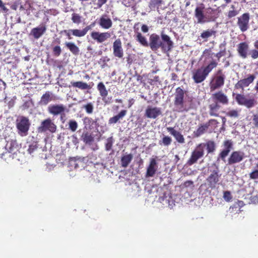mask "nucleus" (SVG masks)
<instances>
[{"label":"nucleus","instance_id":"25","mask_svg":"<svg viewBox=\"0 0 258 258\" xmlns=\"http://www.w3.org/2000/svg\"><path fill=\"white\" fill-rule=\"evenodd\" d=\"M99 26L104 29H109L112 26L111 19L106 15H102L99 20Z\"/></svg>","mask_w":258,"mask_h":258},{"label":"nucleus","instance_id":"36","mask_svg":"<svg viewBox=\"0 0 258 258\" xmlns=\"http://www.w3.org/2000/svg\"><path fill=\"white\" fill-rule=\"evenodd\" d=\"M217 66V62H216L215 60H212L210 63L205 67H202L207 75L208 76V74L212 71V70L216 68Z\"/></svg>","mask_w":258,"mask_h":258},{"label":"nucleus","instance_id":"12","mask_svg":"<svg viewBox=\"0 0 258 258\" xmlns=\"http://www.w3.org/2000/svg\"><path fill=\"white\" fill-rule=\"evenodd\" d=\"M225 79V75L222 74V71L219 70L217 76L211 83V89L215 90L222 87L224 84Z\"/></svg>","mask_w":258,"mask_h":258},{"label":"nucleus","instance_id":"50","mask_svg":"<svg viewBox=\"0 0 258 258\" xmlns=\"http://www.w3.org/2000/svg\"><path fill=\"white\" fill-rule=\"evenodd\" d=\"M113 139L112 137L109 138L107 139V143L105 145V149L106 151H109L112 146Z\"/></svg>","mask_w":258,"mask_h":258},{"label":"nucleus","instance_id":"32","mask_svg":"<svg viewBox=\"0 0 258 258\" xmlns=\"http://www.w3.org/2000/svg\"><path fill=\"white\" fill-rule=\"evenodd\" d=\"M52 93L47 91L44 94L40 99V104L43 105H46L52 100Z\"/></svg>","mask_w":258,"mask_h":258},{"label":"nucleus","instance_id":"11","mask_svg":"<svg viewBox=\"0 0 258 258\" xmlns=\"http://www.w3.org/2000/svg\"><path fill=\"white\" fill-rule=\"evenodd\" d=\"M244 153L241 151L233 152L228 159V165H233L242 161L244 158Z\"/></svg>","mask_w":258,"mask_h":258},{"label":"nucleus","instance_id":"47","mask_svg":"<svg viewBox=\"0 0 258 258\" xmlns=\"http://www.w3.org/2000/svg\"><path fill=\"white\" fill-rule=\"evenodd\" d=\"M207 149L208 153H212L215 150V145L214 142L209 141L207 143Z\"/></svg>","mask_w":258,"mask_h":258},{"label":"nucleus","instance_id":"27","mask_svg":"<svg viewBox=\"0 0 258 258\" xmlns=\"http://www.w3.org/2000/svg\"><path fill=\"white\" fill-rule=\"evenodd\" d=\"M167 130L174 137L177 142L180 144H183L185 142L184 138L180 132L175 130L171 127H167Z\"/></svg>","mask_w":258,"mask_h":258},{"label":"nucleus","instance_id":"33","mask_svg":"<svg viewBox=\"0 0 258 258\" xmlns=\"http://www.w3.org/2000/svg\"><path fill=\"white\" fill-rule=\"evenodd\" d=\"M133 156L132 154H127L123 157L121 159V166L126 168L132 160Z\"/></svg>","mask_w":258,"mask_h":258},{"label":"nucleus","instance_id":"56","mask_svg":"<svg viewBox=\"0 0 258 258\" xmlns=\"http://www.w3.org/2000/svg\"><path fill=\"white\" fill-rule=\"evenodd\" d=\"M121 3L126 7H129L132 5L131 0H121Z\"/></svg>","mask_w":258,"mask_h":258},{"label":"nucleus","instance_id":"23","mask_svg":"<svg viewBox=\"0 0 258 258\" xmlns=\"http://www.w3.org/2000/svg\"><path fill=\"white\" fill-rule=\"evenodd\" d=\"M46 31V26L44 25H41L38 27L33 28L31 30L30 35H32L35 39H38L45 33Z\"/></svg>","mask_w":258,"mask_h":258},{"label":"nucleus","instance_id":"35","mask_svg":"<svg viewBox=\"0 0 258 258\" xmlns=\"http://www.w3.org/2000/svg\"><path fill=\"white\" fill-rule=\"evenodd\" d=\"M136 40L143 46H148V42L146 38L140 32H137L136 35Z\"/></svg>","mask_w":258,"mask_h":258},{"label":"nucleus","instance_id":"52","mask_svg":"<svg viewBox=\"0 0 258 258\" xmlns=\"http://www.w3.org/2000/svg\"><path fill=\"white\" fill-rule=\"evenodd\" d=\"M238 14V11L235 10H231L227 13V17L228 18H231L237 16Z\"/></svg>","mask_w":258,"mask_h":258},{"label":"nucleus","instance_id":"2","mask_svg":"<svg viewBox=\"0 0 258 258\" xmlns=\"http://www.w3.org/2000/svg\"><path fill=\"white\" fill-rule=\"evenodd\" d=\"M184 91L180 87L176 88L175 93L174 105L176 111L183 112L186 111V107L184 105Z\"/></svg>","mask_w":258,"mask_h":258},{"label":"nucleus","instance_id":"22","mask_svg":"<svg viewBox=\"0 0 258 258\" xmlns=\"http://www.w3.org/2000/svg\"><path fill=\"white\" fill-rule=\"evenodd\" d=\"M161 114V109L158 107L148 106L146 110L145 115L149 118L155 119Z\"/></svg>","mask_w":258,"mask_h":258},{"label":"nucleus","instance_id":"44","mask_svg":"<svg viewBox=\"0 0 258 258\" xmlns=\"http://www.w3.org/2000/svg\"><path fill=\"white\" fill-rule=\"evenodd\" d=\"M172 142V139L170 137L168 136H164L162 141H160L159 144L160 145H163L165 146H168L171 144Z\"/></svg>","mask_w":258,"mask_h":258},{"label":"nucleus","instance_id":"63","mask_svg":"<svg viewBox=\"0 0 258 258\" xmlns=\"http://www.w3.org/2000/svg\"><path fill=\"white\" fill-rule=\"evenodd\" d=\"M254 89L258 93V80L256 82Z\"/></svg>","mask_w":258,"mask_h":258},{"label":"nucleus","instance_id":"17","mask_svg":"<svg viewBox=\"0 0 258 258\" xmlns=\"http://www.w3.org/2000/svg\"><path fill=\"white\" fill-rule=\"evenodd\" d=\"M221 108V105L212 100L210 98L209 99V113L212 116H218L219 115V110Z\"/></svg>","mask_w":258,"mask_h":258},{"label":"nucleus","instance_id":"1","mask_svg":"<svg viewBox=\"0 0 258 258\" xmlns=\"http://www.w3.org/2000/svg\"><path fill=\"white\" fill-rule=\"evenodd\" d=\"M18 134L21 136H26L28 134L30 122L29 119L25 116H19L16 121Z\"/></svg>","mask_w":258,"mask_h":258},{"label":"nucleus","instance_id":"38","mask_svg":"<svg viewBox=\"0 0 258 258\" xmlns=\"http://www.w3.org/2000/svg\"><path fill=\"white\" fill-rule=\"evenodd\" d=\"M97 89L102 98H105L108 95V91L103 83L100 82L97 85Z\"/></svg>","mask_w":258,"mask_h":258},{"label":"nucleus","instance_id":"62","mask_svg":"<svg viewBox=\"0 0 258 258\" xmlns=\"http://www.w3.org/2000/svg\"><path fill=\"white\" fill-rule=\"evenodd\" d=\"M102 100L106 104H109L110 103V99L109 98H106V97L102 98Z\"/></svg>","mask_w":258,"mask_h":258},{"label":"nucleus","instance_id":"10","mask_svg":"<svg viewBox=\"0 0 258 258\" xmlns=\"http://www.w3.org/2000/svg\"><path fill=\"white\" fill-rule=\"evenodd\" d=\"M148 46L153 51L158 50L160 47L162 48V41L160 36L155 33L152 34L149 37Z\"/></svg>","mask_w":258,"mask_h":258},{"label":"nucleus","instance_id":"21","mask_svg":"<svg viewBox=\"0 0 258 258\" xmlns=\"http://www.w3.org/2000/svg\"><path fill=\"white\" fill-rule=\"evenodd\" d=\"M163 42H162V49L165 51H168L173 47V42L169 36L163 33L161 35Z\"/></svg>","mask_w":258,"mask_h":258},{"label":"nucleus","instance_id":"40","mask_svg":"<svg viewBox=\"0 0 258 258\" xmlns=\"http://www.w3.org/2000/svg\"><path fill=\"white\" fill-rule=\"evenodd\" d=\"M215 34V31L213 30H208L204 31L201 34V37L207 41V39Z\"/></svg>","mask_w":258,"mask_h":258},{"label":"nucleus","instance_id":"15","mask_svg":"<svg viewBox=\"0 0 258 258\" xmlns=\"http://www.w3.org/2000/svg\"><path fill=\"white\" fill-rule=\"evenodd\" d=\"M92 38L98 43H103L111 37L110 33L108 32H92L91 34Z\"/></svg>","mask_w":258,"mask_h":258},{"label":"nucleus","instance_id":"37","mask_svg":"<svg viewBox=\"0 0 258 258\" xmlns=\"http://www.w3.org/2000/svg\"><path fill=\"white\" fill-rule=\"evenodd\" d=\"M82 140L85 144L90 145L94 140L93 137L89 133H85L82 136Z\"/></svg>","mask_w":258,"mask_h":258},{"label":"nucleus","instance_id":"42","mask_svg":"<svg viewBox=\"0 0 258 258\" xmlns=\"http://www.w3.org/2000/svg\"><path fill=\"white\" fill-rule=\"evenodd\" d=\"M82 17L77 13H73L72 15L71 20L72 22L76 24L79 25L82 22Z\"/></svg>","mask_w":258,"mask_h":258},{"label":"nucleus","instance_id":"31","mask_svg":"<svg viewBox=\"0 0 258 258\" xmlns=\"http://www.w3.org/2000/svg\"><path fill=\"white\" fill-rule=\"evenodd\" d=\"M65 45L74 55H78L79 54L80 52L79 48L75 44V43L72 42H66L65 43Z\"/></svg>","mask_w":258,"mask_h":258},{"label":"nucleus","instance_id":"55","mask_svg":"<svg viewBox=\"0 0 258 258\" xmlns=\"http://www.w3.org/2000/svg\"><path fill=\"white\" fill-rule=\"evenodd\" d=\"M250 177L251 179H255L258 178V170H254L249 174Z\"/></svg>","mask_w":258,"mask_h":258},{"label":"nucleus","instance_id":"34","mask_svg":"<svg viewBox=\"0 0 258 258\" xmlns=\"http://www.w3.org/2000/svg\"><path fill=\"white\" fill-rule=\"evenodd\" d=\"M71 84L74 87L78 88L82 90L89 89L90 88V86L88 84L81 81L72 82Z\"/></svg>","mask_w":258,"mask_h":258},{"label":"nucleus","instance_id":"3","mask_svg":"<svg viewBox=\"0 0 258 258\" xmlns=\"http://www.w3.org/2000/svg\"><path fill=\"white\" fill-rule=\"evenodd\" d=\"M213 170H210L211 173L208 177L207 178L206 181L209 188L214 189L216 187V184L219 181V178L221 174H219V170L218 166L215 164L212 166Z\"/></svg>","mask_w":258,"mask_h":258},{"label":"nucleus","instance_id":"64","mask_svg":"<svg viewBox=\"0 0 258 258\" xmlns=\"http://www.w3.org/2000/svg\"><path fill=\"white\" fill-rule=\"evenodd\" d=\"M254 46L256 49L258 50V40L255 41V42L254 43Z\"/></svg>","mask_w":258,"mask_h":258},{"label":"nucleus","instance_id":"53","mask_svg":"<svg viewBox=\"0 0 258 258\" xmlns=\"http://www.w3.org/2000/svg\"><path fill=\"white\" fill-rule=\"evenodd\" d=\"M252 123L255 127L258 128V114L252 115Z\"/></svg>","mask_w":258,"mask_h":258},{"label":"nucleus","instance_id":"41","mask_svg":"<svg viewBox=\"0 0 258 258\" xmlns=\"http://www.w3.org/2000/svg\"><path fill=\"white\" fill-rule=\"evenodd\" d=\"M239 110L231 109L226 112V115L231 118H237L239 116Z\"/></svg>","mask_w":258,"mask_h":258},{"label":"nucleus","instance_id":"57","mask_svg":"<svg viewBox=\"0 0 258 258\" xmlns=\"http://www.w3.org/2000/svg\"><path fill=\"white\" fill-rule=\"evenodd\" d=\"M107 0H98L96 4L98 8H100L107 2Z\"/></svg>","mask_w":258,"mask_h":258},{"label":"nucleus","instance_id":"28","mask_svg":"<svg viewBox=\"0 0 258 258\" xmlns=\"http://www.w3.org/2000/svg\"><path fill=\"white\" fill-rule=\"evenodd\" d=\"M6 149L8 150L9 153L15 154L18 151V145L16 141L11 140L8 141L6 145Z\"/></svg>","mask_w":258,"mask_h":258},{"label":"nucleus","instance_id":"43","mask_svg":"<svg viewBox=\"0 0 258 258\" xmlns=\"http://www.w3.org/2000/svg\"><path fill=\"white\" fill-rule=\"evenodd\" d=\"M225 43H221L220 46H219V47L220 48V50L219 52H218L216 54V57L218 58V59L219 60L222 56L225 55Z\"/></svg>","mask_w":258,"mask_h":258},{"label":"nucleus","instance_id":"30","mask_svg":"<svg viewBox=\"0 0 258 258\" xmlns=\"http://www.w3.org/2000/svg\"><path fill=\"white\" fill-rule=\"evenodd\" d=\"M209 127V123L201 124L199 127L194 132V136L195 137H199L203 135Z\"/></svg>","mask_w":258,"mask_h":258},{"label":"nucleus","instance_id":"59","mask_svg":"<svg viewBox=\"0 0 258 258\" xmlns=\"http://www.w3.org/2000/svg\"><path fill=\"white\" fill-rule=\"evenodd\" d=\"M141 30L144 33H147L149 31V28L147 25H143L141 27Z\"/></svg>","mask_w":258,"mask_h":258},{"label":"nucleus","instance_id":"61","mask_svg":"<svg viewBox=\"0 0 258 258\" xmlns=\"http://www.w3.org/2000/svg\"><path fill=\"white\" fill-rule=\"evenodd\" d=\"M206 123H209V126H210L211 124H217L218 121L216 119H211L209 120V122H207Z\"/></svg>","mask_w":258,"mask_h":258},{"label":"nucleus","instance_id":"26","mask_svg":"<svg viewBox=\"0 0 258 258\" xmlns=\"http://www.w3.org/2000/svg\"><path fill=\"white\" fill-rule=\"evenodd\" d=\"M248 48V45L246 42H242L238 44L237 51L239 55L242 58H245L247 57Z\"/></svg>","mask_w":258,"mask_h":258},{"label":"nucleus","instance_id":"20","mask_svg":"<svg viewBox=\"0 0 258 258\" xmlns=\"http://www.w3.org/2000/svg\"><path fill=\"white\" fill-rule=\"evenodd\" d=\"M66 107L63 104L50 105L48 107V111L53 115L61 114L65 111Z\"/></svg>","mask_w":258,"mask_h":258},{"label":"nucleus","instance_id":"46","mask_svg":"<svg viewBox=\"0 0 258 258\" xmlns=\"http://www.w3.org/2000/svg\"><path fill=\"white\" fill-rule=\"evenodd\" d=\"M162 3V0H153L150 3L149 7L150 9H152L153 8H155L156 6L158 7Z\"/></svg>","mask_w":258,"mask_h":258},{"label":"nucleus","instance_id":"49","mask_svg":"<svg viewBox=\"0 0 258 258\" xmlns=\"http://www.w3.org/2000/svg\"><path fill=\"white\" fill-rule=\"evenodd\" d=\"M61 52V49L58 45L55 46L53 48V54L55 56L58 57Z\"/></svg>","mask_w":258,"mask_h":258},{"label":"nucleus","instance_id":"4","mask_svg":"<svg viewBox=\"0 0 258 258\" xmlns=\"http://www.w3.org/2000/svg\"><path fill=\"white\" fill-rule=\"evenodd\" d=\"M204 155V145L203 144H199L192 152L190 158L187 161V164L191 165L196 163L197 161L202 158Z\"/></svg>","mask_w":258,"mask_h":258},{"label":"nucleus","instance_id":"45","mask_svg":"<svg viewBox=\"0 0 258 258\" xmlns=\"http://www.w3.org/2000/svg\"><path fill=\"white\" fill-rule=\"evenodd\" d=\"M78 125V123L76 121L74 120H70L69 122V128L73 132H75L77 128Z\"/></svg>","mask_w":258,"mask_h":258},{"label":"nucleus","instance_id":"39","mask_svg":"<svg viewBox=\"0 0 258 258\" xmlns=\"http://www.w3.org/2000/svg\"><path fill=\"white\" fill-rule=\"evenodd\" d=\"M83 121L85 127L89 129H91V127H93V125L96 122V121H94L92 118L88 117H85L84 118Z\"/></svg>","mask_w":258,"mask_h":258},{"label":"nucleus","instance_id":"8","mask_svg":"<svg viewBox=\"0 0 258 258\" xmlns=\"http://www.w3.org/2000/svg\"><path fill=\"white\" fill-rule=\"evenodd\" d=\"M56 129V126L50 118L43 120L38 128L39 133H43L49 131L51 133H54Z\"/></svg>","mask_w":258,"mask_h":258},{"label":"nucleus","instance_id":"58","mask_svg":"<svg viewBox=\"0 0 258 258\" xmlns=\"http://www.w3.org/2000/svg\"><path fill=\"white\" fill-rule=\"evenodd\" d=\"M36 149V145H30L28 149L29 153L31 154Z\"/></svg>","mask_w":258,"mask_h":258},{"label":"nucleus","instance_id":"16","mask_svg":"<svg viewBox=\"0 0 258 258\" xmlns=\"http://www.w3.org/2000/svg\"><path fill=\"white\" fill-rule=\"evenodd\" d=\"M203 7H197L195 9V16L198 20V23L204 24L210 21L208 17L204 15Z\"/></svg>","mask_w":258,"mask_h":258},{"label":"nucleus","instance_id":"7","mask_svg":"<svg viewBox=\"0 0 258 258\" xmlns=\"http://www.w3.org/2000/svg\"><path fill=\"white\" fill-rule=\"evenodd\" d=\"M91 29V27L90 26H87L82 30L79 29H69L65 30L63 31V32L66 34V36L68 37L69 39H72L71 35H73L76 37H81L84 36L88 32L89 30Z\"/></svg>","mask_w":258,"mask_h":258},{"label":"nucleus","instance_id":"54","mask_svg":"<svg viewBox=\"0 0 258 258\" xmlns=\"http://www.w3.org/2000/svg\"><path fill=\"white\" fill-rule=\"evenodd\" d=\"M250 54L253 59H256L258 58V50L256 49H252L250 51Z\"/></svg>","mask_w":258,"mask_h":258},{"label":"nucleus","instance_id":"29","mask_svg":"<svg viewBox=\"0 0 258 258\" xmlns=\"http://www.w3.org/2000/svg\"><path fill=\"white\" fill-rule=\"evenodd\" d=\"M126 114V111L125 110H121L118 114L110 118L108 120V123L111 124L117 123L119 120L122 119Z\"/></svg>","mask_w":258,"mask_h":258},{"label":"nucleus","instance_id":"51","mask_svg":"<svg viewBox=\"0 0 258 258\" xmlns=\"http://www.w3.org/2000/svg\"><path fill=\"white\" fill-rule=\"evenodd\" d=\"M223 197L224 200L228 202H230L232 198L231 193L229 191H224Z\"/></svg>","mask_w":258,"mask_h":258},{"label":"nucleus","instance_id":"19","mask_svg":"<svg viewBox=\"0 0 258 258\" xmlns=\"http://www.w3.org/2000/svg\"><path fill=\"white\" fill-rule=\"evenodd\" d=\"M208 76L201 67L193 72L192 79L196 83L204 81Z\"/></svg>","mask_w":258,"mask_h":258},{"label":"nucleus","instance_id":"24","mask_svg":"<svg viewBox=\"0 0 258 258\" xmlns=\"http://www.w3.org/2000/svg\"><path fill=\"white\" fill-rule=\"evenodd\" d=\"M158 168L157 163L155 158L150 159V164L147 167L146 177H153Z\"/></svg>","mask_w":258,"mask_h":258},{"label":"nucleus","instance_id":"18","mask_svg":"<svg viewBox=\"0 0 258 258\" xmlns=\"http://www.w3.org/2000/svg\"><path fill=\"white\" fill-rule=\"evenodd\" d=\"M113 54L114 56L122 58L123 56V50L122 48V43L120 39H117L113 43Z\"/></svg>","mask_w":258,"mask_h":258},{"label":"nucleus","instance_id":"14","mask_svg":"<svg viewBox=\"0 0 258 258\" xmlns=\"http://www.w3.org/2000/svg\"><path fill=\"white\" fill-rule=\"evenodd\" d=\"M210 99L220 105H227L228 103L229 100L227 96L222 91L214 93L212 95Z\"/></svg>","mask_w":258,"mask_h":258},{"label":"nucleus","instance_id":"9","mask_svg":"<svg viewBox=\"0 0 258 258\" xmlns=\"http://www.w3.org/2000/svg\"><path fill=\"white\" fill-rule=\"evenodd\" d=\"M224 149L218 155V160L221 159L224 162L226 161V157L228 155L230 151L233 149V142L231 140H226L223 143Z\"/></svg>","mask_w":258,"mask_h":258},{"label":"nucleus","instance_id":"48","mask_svg":"<svg viewBox=\"0 0 258 258\" xmlns=\"http://www.w3.org/2000/svg\"><path fill=\"white\" fill-rule=\"evenodd\" d=\"M86 112L88 114H91L93 111V105L92 103L90 102L83 106Z\"/></svg>","mask_w":258,"mask_h":258},{"label":"nucleus","instance_id":"6","mask_svg":"<svg viewBox=\"0 0 258 258\" xmlns=\"http://www.w3.org/2000/svg\"><path fill=\"white\" fill-rule=\"evenodd\" d=\"M249 19L248 13H244L237 18V25L242 32H244L248 29Z\"/></svg>","mask_w":258,"mask_h":258},{"label":"nucleus","instance_id":"13","mask_svg":"<svg viewBox=\"0 0 258 258\" xmlns=\"http://www.w3.org/2000/svg\"><path fill=\"white\" fill-rule=\"evenodd\" d=\"M255 79V76L254 75H248L246 78L241 79L238 81L235 84V87L236 89H241L242 90H243L245 87H248L250 84H251Z\"/></svg>","mask_w":258,"mask_h":258},{"label":"nucleus","instance_id":"60","mask_svg":"<svg viewBox=\"0 0 258 258\" xmlns=\"http://www.w3.org/2000/svg\"><path fill=\"white\" fill-rule=\"evenodd\" d=\"M193 182L192 181H186L184 182V185L186 187L192 186L193 185Z\"/></svg>","mask_w":258,"mask_h":258},{"label":"nucleus","instance_id":"5","mask_svg":"<svg viewBox=\"0 0 258 258\" xmlns=\"http://www.w3.org/2000/svg\"><path fill=\"white\" fill-rule=\"evenodd\" d=\"M235 100L239 105H243L247 108H251L257 104L254 99H247L244 95L240 94L236 95Z\"/></svg>","mask_w":258,"mask_h":258}]
</instances>
